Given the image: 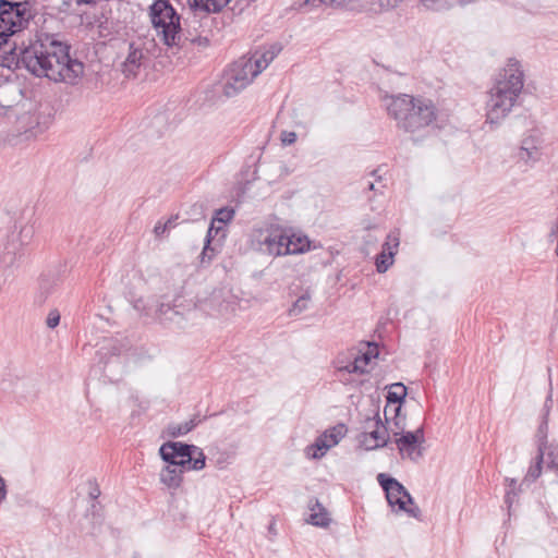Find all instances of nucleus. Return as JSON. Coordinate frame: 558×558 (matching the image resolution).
I'll return each mask as SVG.
<instances>
[{
	"mask_svg": "<svg viewBox=\"0 0 558 558\" xmlns=\"http://www.w3.org/2000/svg\"><path fill=\"white\" fill-rule=\"evenodd\" d=\"M377 481L385 490L387 501L391 507L397 506L400 511L407 512L410 517L420 518V508L414 505L413 498L401 483L385 473H379Z\"/></svg>",
	"mask_w": 558,
	"mask_h": 558,
	"instance_id": "nucleus-7",
	"label": "nucleus"
},
{
	"mask_svg": "<svg viewBox=\"0 0 558 558\" xmlns=\"http://www.w3.org/2000/svg\"><path fill=\"white\" fill-rule=\"evenodd\" d=\"M185 39L186 40H190V44L191 45H198L199 47H207L209 45V39L206 37V36H202V35H198L196 37H189V36H185Z\"/></svg>",
	"mask_w": 558,
	"mask_h": 558,
	"instance_id": "nucleus-36",
	"label": "nucleus"
},
{
	"mask_svg": "<svg viewBox=\"0 0 558 558\" xmlns=\"http://www.w3.org/2000/svg\"><path fill=\"white\" fill-rule=\"evenodd\" d=\"M545 451L543 450V445H538V454L536 457V462L534 465L529 468L525 480L535 481L539 477L542 473V463L544 462Z\"/></svg>",
	"mask_w": 558,
	"mask_h": 558,
	"instance_id": "nucleus-26",
	"label": "nucleus"
},
{
	"mask_svg": "<svg viewBox=\"0 0 558 558\" xmlns=\"http://www.w3.org/2000/svg\"><path fill=\"white\" fill-rule=\"evenodd\" d=\"M145 53L142 49L134 47L133 44L129 46V53L121 64V71L126 77H135L143 64Z\"/></svg>",
	"mask_w": 558,
	"mask_h": 558,
	"instance_id": "nucleus-18",
	"label": "nucleus"
},
{
	"mask_svg": "<svg viewBox=\"0 0 558 558\" xmlns=\"http://www.w3.org/2000/svg\"><path fill=\"white\" fill-rule=\"evenodd\" d=\"M388 116L396 121L399 130L405 133H420L437 119V108L430 99L408 94L386 96Z\"/></svg>",
	"mask_w": 558,
	"mask_h": 558,
	"instance_id": "nucleus-3",
	"label": "nucleus"
},
{
	"mask_svg": "<svg viewBox=\"0 0 558 558\" xmlns=\"http://www.w3.org/2000/svg\"><path fill=\"white\" fill-rule=\"evenodd\" d=\"M545 454L547 456V459L545 461L547 469L554 470L557 472L558 471V453H555L554 451H549V452L545 451Z\"/></svg>",
	"mask_w": 558,
	"mask_h": 558,
	"instance_id": "nucleus-35",
	"label": "nucleus"
},
{
	"mask_svg": "<svg viewBox=\"0 0 558 558\" xmlns=\"http://www.w3.org/2000/svg\"><path fill=\"white\" fill-rule=\"evenodd\" d=\"M284 246H289L286 255L303 254L312 250L310 239L301 233H290L286 230Z\"/></svg>",
	"mask_w": 558,
	"mask_h": 558,
	"instance_id": "nucleus-20",
	"label": "nucleus"
},
{
	"mask_svg": "<svg viewBox=\"0 0 558 558\" xmlns=\"http://www.w3.org/2000/svg\"><path fill=\"white\" fill-rule=\"evenodd\" d=\"M344 369L348 372V373H359V366L356 365L355 363V360L353 362H350L349 364H347L344 366Z\"/></svg>",
	"mask_w": 558,
	"mask_h": 558,
	"instance_id": "nucleus-42",
	"label": "nucleus"
},
{
	"mask_svg": "<svg viewBox=\"0 0 558 558\" xmlns=\"http://www.w3.org/2000/svg\"><path fill=\"white\" fill-rule=\"evenodd\" d=\"M286 230L281 228H266L254 230L251 246L260 254L272 257L284 256L289 246H284Z\"/></svg>",
	"mask_w": 558,
	"mask_h": 558,
	"instance_id": "nucleus-8",
	"label": "nucleus"
},
{
	"mask_svg": "<svg viewBox=\"0 0 558 558\" xmlns=\"http://www.w3.org/2000/svg\"><path fill=\"white\" fill-rule=\"evenodd\" d=\"M390 418L392 421L390 427L388 428L389 433H391L393 436L400 437L403 433H405V417H402L399 412L398 415L391 413L386 422H389Z\"/></svg>",
	"mask_w": 558,
	"mask_h": 558,
	"instance_id": "nucleus-28",
	"label": "nucleus"
},
{
	"mask_svg": "<svg viewBox=\"0 0 558 558\" xmlns=\"http://www.w3.org/2000/svg\"><path fill=\"white\" fill-rule=\"evenodd\" d=\"M523 86L524 72L521 63L515 59H509L488 92L486 122L498 124L502 121L518 104Z\"/></svg>",
	"mask_w": 558,
	"mask_h": 558,
	"instance_id": "nucleus-2",
	"label": "nucleus"
},
{
	"mask_svg": "<svg viewBox=\"0 0 558 558\" xmlns=\"http://www.w3.org/2000/svg\"><path fill=\"white\" fill-rule=\"evenodd\" d=\"M167 230H169V223H161L160 221L154 228V232L157 236L163 234Z\"/></svg>",
	"mask_w": 558,
	"mask_h": 558,
	"instance_id": "nucleus-39",
	"label": "nucleus"
},
{
	"mask_svg": "<svg viewBox=\"0 0 558 558\" xmlns=\"http://www.w3.org/2000/svg\"><path fill=\"white\" fill-rule=\"evenodd\" d=\"M424 430L418 427L414 432L403 433L400 437L395 439L397 449L402 459H408L412 462H417L424 453Z\"/></svg>",
	"mask_w": 558,
	"mask_h": 558,
	"instance_id": "nucleus-11",
	"label": "nucleus"
},
{
	"mask_svg": "<svg viewBox=\"0 0 558 558\" xmlns=\"http://www.w3.org/2000/svg\"><path fill=\"white\" fill-rule=\"evenodd\" d=\"M7 498V484L4 478L0 475V504Z\"/></svg>",
	"mask_w": 558,
	"mask_h": 558,
	"instance_id": "nucleus-41",
	"label": "nucleus"
},
{
	"mask_svg": "<svg viewBox=\"0 0 558 558\" xmlns=\"http://www.w3.org/2000/svg\"><path fill=\"white\" fill-rule=\"evenodd\" d=\"M100 495V490L99 488L96 486L90 493H89V496L93 498V499H96L98 498Z\"/></svg>",
	"mask_w": 558,
	"mask_h": 558,
	"instance_id": "nucleus-45",
	"label": "nucleus"
},
{
	"mask_svg": "<svg viewBox=\"0 0 558 558\" xmlns=\"http://www.w3.org/2000/svg\"><path fill=\"white\" fill-rule=\"evenodd\" d=\"M252 64L245 60L238 61L227 73L223 83V94L227 97H234L243 90L256 76L252 75Z\"/></svg>",
	"mask_w": 558,
	"mask_h": 558,
	"instance_id": "nucleus-10",
	"label": "nucleus"
},
{
	"mask_svg": "<svg viewBox=\"0 0 558 558\" xmlns=\"http://www.w3.org/2000/svg\"><path fill=\"white\" fill-rule=\"evenodd\" d=\"M180 34H182L181 43L179 45H173L172 47H170L171 49L174 47H177L178 49H181V48H184L187 44H190V40H186L185 36H189V37L198 36L197 34H194L193 32H191L190 28H181V27H180Z\"/></svg>",
	"mask_w": 558,
	"mask_h": 558,
	"instance_id": "nucleus-34",
	"label": "nucleus"
},
{
	"mask_svg": "<svg viewBox=\"0 0 558 558\" xmlns=\"http://www.w3.org/2000/svg\"><path fill=\"white\" fill-rule=\"evenodd\" d=\"M201 422H202V420L199 418V416L194 415L192 418H190L189 421H186L184 423L168 424V426L166 428V433L168 436H170L172 438H177V437L183 436V435L187 434L189 432H191Z\"/></svg>",
	"mask_w": 558,
	"mask_h": 558,
	"instance_id": "nucleus-24",
	"label": "nucleus"
},
{
	"mask_svg": "<svg viewBox=\"0 0 558 558\" xmlns=\"http://www.w3.org/2000/svg\"><path fill=\"white\" fill-rule=\"evenodd\" d=\"M230 0H191L190 9L193 11V19L191 24H198L197 13H217L220 12Z\"/></svg>",
	"mask_w": 558,
	"mask_h": 558,
	"instance_id": "nucleus-17",
	"label": "nucleus"
},
{
	"mask_svg": "<svg viewBox=\"0 0 558 558\" xmlns=\"http://www.w3.org/2000/svg\"><path fill=\"white\" fill-rule=\"evenodd\" d=\"M405 0H372L371 13L391 12L401 7Z\"/></svg>",
	"mask_w": 558,
	"mask_h": 558,
	"instance_id": "nucleus-25",
	"label": "nucleus"
},
{
	"mask_svg": "<svg viewBox=\"0 0 558 558\" xmlns=\"http://www.w3.org/2000/svg\"><path fill=\"white\" fill-rule=\"evenodd\" d=\"M33 17L28 1L0 0V65L13 62L14 47L9 44V38L27 28Z\"/></svg>",
	"mask_w": 558,
	"mask_h": 558,
	"instance_id": "nucleus-4",
	"label": "nucleus"
},
{
	"mask_svg": "<svg viewBox=\"0 0 558 558\" xmlns=\"http://www.w3.org/2000/svg\"><path fill=\"white\" fill-rule=\"evenodd\" d=\"M311 510L307 522L315 526L326 527L329 525L331 519L326 508L318 501V499H311L308 502Z\"/></svg>",
	"mask_w": 558,
	"mask_h": 558,
	"instance_id": "nucleus-21",
	"label": "nucleus"
},
{
	"mask_svg": "<svg viewBox=\"0 0 558 558\" xmlns=\"http://www.w3.org/2000/svg\"><path fill=\"white\" fill-rule=\"evenodd\" d=\"M281 48L278 46H271L270 49L258 54L255 53L252 58L245 60L246 63L252 64V75L257 76L263 70H265L269 63L277 57Z\"/></svg>",
	"mask_w": 558,
	"mask_h": 558,
	"instance_id": "nucleus-19",
	"label": "nucleus"
},
{
	"mask_svg": "<svg viewBox=\"0 0 558 558\" xmlns=\"http://www.w3.org/2000/svg\"><path fill=\"white\" fill-rule=\"evenodd\" d=\"M186 471L178 465L169 464L160 472V481L170 488H177L182 482V474Z\"/></svg>",
	"mask_w": 558,
	"mask_h": 558,
	"instance_id": "nucleus-23",
	"label": "nucleus"
},
{
	"mask_svg": "<svg viewBox=\"0 0 558 558\" xmlns=\"http://www.w3.org/2000/svg\"><path fill=\"white\" fill-rule=\"evenodd\" d=\"M506 487L505 502L508 505V508H511L514 498L519 494V489H517V481L514 478H506Z\"/></svg>",
	"mask_w": 558,
	"mask_h": 558,
	"instance_id": "nucleus-30",
	"label": "nucleus"
},
{
	"mask_svg": "<svg viewBox=\"0 0 558 558\" xmlns=\"http://www.w3.org/2000/svg\"><path fill=\"white\" fill-rule=\"evenodd\" d=\"M13 47L15 59L9 65H2L3 68H25L36 76L69 84H74L83 74L84 64L70 57V46L51 36L46 35L44 39L32 43L19 54L15 45Z\"/></svg>",
	"mask_w": 558,
	"mask_h": 558,
	"instance_id": "nucleus-1",
	"label": "nucleus"
},
{
	"mask_svg": "<svg viewBox=\"0 0 558 558\" xmlns=\"http://www.w3.org/2000/svg\"><path fill=\"white\" fill-rule=\"evenodd\" d=\"M550 403H551V396L549 395L545 401V404H544V410H545V414H544V417L546 418V416L548 415V412H549V409H550Z\"/></svg>",
	"mask_w": 558,
	"mask_h": 558,
	"instance_id": "nucleus-43",
	"label": "nucleus"
},
{
	"mask_svg": "<svg viewBox=\"0 0 558 558\" xmlns=\"http://www.w3.org/2000/svg\"><path fill=\"white\" fill-rule=\"evenodd\" d=\"M209 243H210V239H209V234H208L207 238H206L205 246H204L203 252L201 254L202 262H205L206 258L208 259V262L211 259V255H208Z\"/></svg>",
	"mask_w": 558,
	"mask_h": 558,
	"instance_id": "nucleus-40",
	"label": "nucleus"
},
{
	"mask_svg": "<svg viewBox=\"0 0 558 558\" xmlns=\"http://www.w3.org/2000/svg\"><path fill=\"white\" fill-rule=\"evenodd\" d=\"M377 170L372 171V175H376Z\"/></svg>",
	"mask_w": 558,
	"mask_h": 558,
	"instance_id": "nucleus-48",
	"label": "nucleus"
},
{
	"mask_svg": "<svg viewBox=\"0 0 558 558\" xmlns=\"http://www.w3.org/2000/svg\"><path fill=\"white\" fill-rule=\"evenodd\" d=\"M547 430H548V425H547L546 418L544 417V421L538 426V429H537V433H536V437L538 438L539 445L541 444L543 445V450L544 451H545V448H546Z\"/></svg>",
	"mask_w": 558,
	"mask_h": 558,
	"instance_id": "nucleus-32",
	"label": "nucleus"
},
{
	"mask_svg": "<svg viewBox=\"0 0 558 558\" xmlns=\"http://www.w3.org/2000/svg\"><path fill=\"white\" fill-rule=\"evenodd\" d=\"M366 423L367 425L374 426V429L371 430L365 437L364 444L366 449L372 450L385 447L389 440V430L381 422L379 413L377 412L375 417L367 420Z\"/></svg>",
	"mask_w": 558,
	"mask_h": 558,
	"instance_id": "nucleus-13",
	"label": "nucleus"
},
{
	"mask_svg": "<svg viewBox=\"0 0 558 558\" xmlns=\"http://www.w3.org/2000/svg\"><path fill=\"white\" fill-rule=\"evenodd\" d=\"M149 16L165 45L172 47L181 43L180 15L168 0H155L149 7Z\"/></svg>",
	"mask_w": 558,
	"mask_h": 558,
	"instance_id": "nucleus-5",
	"label": "nucleus"
},
{
	"mask_svg": "<svg viewBox=\"0 0 558 558\" xmlns=\"http://www.w3.org/2000/svg\"><path fill=\"white\" fill-rule=\"evenodd\" d=\"M377 355H378L377 347L376 345L372 347V344H369L367 352L356 356V359L360 360V362H362L363 365H367L371 362V360L374 357H377Z\"/></svg>",
	"mask_w": 558,
	"mask_h": 558,
	"instance_id": "nucleus-31",
	"label": "nucleus"
},
{
	"mask_svg": "<svg viewBox=\"0 0 558 558\" xmlns=\"http://www.w3.org/2000/svg\"><path fill=\"white\" fill-rule=\"evenodd\" d=\"M368 190H371V191H376L375 184H374V183H372V182H369V183H368Z\"/></svg>",
	"mask_w": 558,
	"mask_h": 558,
	"instance_id": "nucleus-46",
	"label": "nucleus"
},
{
	"mask_svg": "<svg viewBox=\"0 0 558 558\" xmlns=\"http://www.w3.org/2000/svg\"><path fill=\"white\" fill-rule=\"evenodd\" d=\"M320 3L335 8H343L356 12H369L372 0H318Z\"/></svg>",
	"mask_w": 558,
	"mask_h": 558,
	"instance_id": "nucleus-22",
	"label": "nucleus"
},
{
	"mask_svg": "<svg viewBox=\"0 0 558 558\" xmlns=\"http://www.w3.org/2000/svg\"><path fill=\"white\" fill-rule=\"evenodd\" d=\"M407 397V387L402 383H396L390 386L387 393V404L384 409L385 418L388 420L391 413L398 415L401 412V405Z\"/></svg>",
	"mask_w": 558,
	"mask_h": 558,
	"instance_id": "nucleus-16",
	"label": "nucleus"
},
{
	"mask_svg": "<svg viewBox=\"0 0 558 558\" xmlns=\"http://www.w3.org/2000/svg\"><path fill=\"white\" fill-rule=\"evenodd\" d=\"M342 427L343 426H339V432H337V428L335 427L330 432H326L319 436L315 442L307 448V456L314 459L322 458L329 448L339 442Z\"/></svg>",
	"mask_w": 558,
	"mask_h": 558,
	"instance_id": "nucleus-14",
	"label": "nucleus"
},
{
	"mask_svg": "<svg viewBox=\"0 0 558 558\" xmlns=\"http://www.w3.org/2000/svg\"><path fill=\"white\" fill-rule=\"evenodd\" d=\"M311 303V293L305 291L301 296L296 299L292 307L289 310L291 316H296L306 311Z\"/></svg>",
	"mask_w": 558,
	"mask_h": 558,
	"instance_id": "nucleus-27",
	"label": "nucleus"
},
{
	"mask_svg": "<svg viewBox=\"0 0 558 558\" xmlns=\"http://www.w3.org/2000/svg\"><path fill=\"white\" fill-rule=\"evenodd\" d=\"M280 140L283 145H291L296 141V134L294 132L283 131L281 132Z\"/></svg>",
	"mask_w": 558,
	"mask_h": 558,
	"instance_id": "nucleus-37",
	"label": "nucleus"
},
{
	"mask_svg": "<svg viewBox=\"0 0 558 558\" xmlns=\"http://www.w3.org/2000/svg\"><path fill=\"white\" fill-rule=\"evenodd\" d=\"M24 256V251L16 241L8 242L0 252V292L14 279L15 269Z\"/></svg>",
	"mask_w": 558,
	"mask_h": 558,
	"instance_id": "nucleus-9",
	"label": "nucleus"
},
{
	"mask_svg": "<svg viewBox=\"0 0 558 558\" xmlns=\"http://www.w3.org/2000/svg\"><path fill=\"white\" fill-rule=\"evenodd\" d=\"M218 215L220 216L218 219L219 221L227 222L232 219L233 211L227 210V209H220Z\"/></svg>",
	"mask_w": 558,
	"mask_h": 558,
	"instance_id": "nucleus-38",
	"label": "nucleus"
},
{
	"mask_svg": "<svg viewBox=\"0 0 558 558\" xmlns=\"http://www.w3.org/2000/svg\"><path fill=\"white\" fill-rule=\"evenodd\" d=\"M165 223H169V229H170L171 227H173V220H172V219H169V220H168V221H166Z\"/></svg>",
	"mask_w": 558,
	"mask_h": 558,
	"instance_id": "nucleus-47",
	"label": "nucleus"
},
{
	"mask_svg": "<svg viewBox=\"0 0 558 558\" xmlns=\"http://www.w3.org/2000/svg\"><path fill=\"white\" fill-rule=\"evenodd\" d=\"M159 453L167 463L185 470L201 471L206 465L203 450L194 445L168 441L160 447Z\"/></svg>",
	"mask_w": 558,
	"mask_h": 558,
	"instance_id": "nucleus-6",
	"label": "nucleus"
},
{
	"mask_svg": "<svg viewBox=\"0 0 558 558\" xmlns=\"http://www.w3.org/2000/svg\"><path fill=\"white\" fill-rule=\"evenodd\" d=\"M60 323V313L58 310H51L47 316L46 325L48 328H56Z\"/></svg>",
	"mask_w": 558,
	"mask_h": 558,
	"instance_id": "nucleus-33",
	"label": "nucleus"
},
{
	"mask_svg": "<svg viewBox=\"0 0 558 558\" xmlns=\"http://www.w3.org/2000/svg\"><path fill=\"white\" fill-rule=\"evenodd\" d=\"M99 0H94V4H96Z\"/></svg>",
	"mask_w": 558,
	"mask_h": 558,
	"instance_id": "nucleus-49",
	"label": "nucleus"
},
{
	"mask_svg": "<svg viewBox=\"0 0 558 558\" xmlns=\"http://www.w3.org/2000/svg\"><path fill=\"white\" fill-rule=\"evenodd\" d=\"M158 315L161 319L171 320L179 323L181 314L174 310L170 304L161 303L157 310Z\"/></svg>",
	"mask_w": 558,
	"mask_h": 558,
	"instance_id": "nucleus-29",
	"label": "nucleus"
},
{
	"mask_svg": "<svg viewBox=\"0 0 558 558\" xmlns=\"http://www.w3.org/2000/svg\"><path fill=\"white\" fill-rule=\"evenodd\" d=\"M399 246V238L389 234L386 242L383 244L381 252L376 257V268L378 272H386L393 264V257Z\"/></svg>",
	"mask_w": 558,
	"mask_h": 558,
	"instance_id": "nucleus-15",
	"label": "nucleus"
},
{
	"mask_svg": "<svg viewBox=\"0 0 558 558\" xmlns=\"http://www.w3.org/2000/svg\"><path fill=\"white\" fill-rule=\"evenodd\" d=\"M543 140L537 134L525 136L518 149L517 158L526 165L535 163L542 156Z\"/></svg>",
	"mask_w": 558,
	"mask_h": 558,
	"instance_id": "nucleus-12",
	"label": "nucleus"
},
{
	"mask_svg": "<svg viewBox=\"0 0 558 558\" xmlns=\"http://www.w3.org/2000/svg\"><path fill=\"white\" fill-rule=\"evenodd\" d=\"M355 363H356V365H357V366H359V368H360V369H359V373H360V374H364V373H366V365H363V363H362V362H360V360H357L356 357H355Z\"/></svg>",
	"mask_w": 558,
	"mask_h": 558,
	"instance_id": "nucleus-44",
	"label": "nucleus"
}]
</instances>
